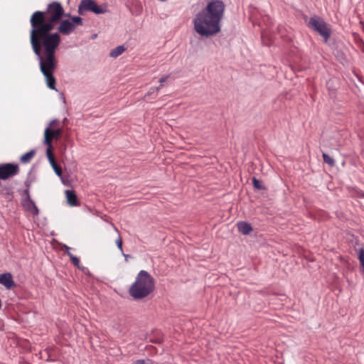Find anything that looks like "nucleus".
<instances>
[{
	"mask_svg": "<svg viewBox=\"0 0 364 364\" xmlns=\"http://www.w3.org/2000/svg\"><path fill=\"white\" fill-rule=\"evenodd\" d=\"M82 23L81 17L65 14L58 1L48 4L44 11H34L30 17V43L47 86L51 90H56L53 73L57 68L55 51L61 42L60 34L69 36Z\"/></svg>",
	"mask_w": 364,
	"mask_h": 364,
	"instance_id": "f257e3e1",
	"label": "nucleus"
},
{
	"mask_svg": "<svg viewBox=\"0 0 364 364\" xmlns=\"http://www.w3.org/2000/svg\"><path fill=\"white\" fill-rule=\"evenodd\" d=\"M225 13L222 1L213 0L200 11L193 20L195 31L201 36L210 37L221 30L220 22Z\"/></svg>",
	"mask_w": 364,
	"mask_h": 364,
	"instance_id": "f03ea898",
	"label": "nucleus"
},
{
	"mask_svg": "<svg viewBox=\"0 0 364 364\" xmlns=\"http://www.w3.org/2000/svg\"><path fill=\"white\" fill-rule=\"evenodd\" d=\"M154 289V278L144 270H141L134 284L130 287L129 293L135 299L147 296Z\"/></svg>",
	"mask_w": 364,
	"mask_h": 364,
	"instance_id": "7ed1b4c3",
	"label": "nucleus"
},
{
	"mask_svg": "<svg viewBox=\"0 0 364 364\" xmlns=\"http://www.w3.org/2000/svg\"><path fill=\"white\" fill-rule=\"evenodd\" d=\"M77 11L80 15H84L87 11L102 14L107 11V6L105 4L98 5L94 0H82L78 6Z\"/></svg>",
	"mask_w": 364,
	"mask_h": 364,
	"instance_id": "20e7f679",
	"label": "nucleus"
},
{
	"mask_svg": "<svg viewBox=\"0 0 364 364\" xmlns=\"http://www.w3.org/2000/svg\"><path fill=\"white\" fill-rule=\"evenodd\" d=\"M63 129L59 126V121L52 120L44 131V144H52L53 140H59L62 136Z\"/></svg>",
	"mask_w": 364,
	"mask_h": 364,
	"instance_id": "39448f33",
	"label": "nucleus"
},
{
	"mask_svg": "<svg viewBox=\"0 0 364 364\" xmlns=\"http://www.w3.org/2000/svg\"><path fill=\"white\" fill-rule=\"evenodd\" d=\"M308 26L318 32L323 38L325 42H326L330 37L331 30L328 25L324 22V21L318 17V16H313L311 17L309 22Z\"/></svg>",
	"mask_w": 364,
	"mask_h": 364,
	"instance_id": "423d86ee",
	"label": "nucleus"
},
{
	"mask_svg": "<svg viewBox=\"0 0 364 364\" xmlns=\"http://www.w3.org/2000/svg\"><path fill=\"white\" fill-rule=\"evenodd\" d=\"M20 172L17 164L6 163L0 164V180H7L18 175Z\"/></svg>",
	"mask_w": 364,
	"mask_h": 364,
	"instance_id": "0eeeda50",
	"label": "nucleus"
},
{
	"mask_svg": "<svg viewBox=\"0 0 364 364\" xmlns=\"http://www.w3.org/2000/svg\"><path fill=\"white\" fill-rule=\"evenodd\" d=\"M0 284L4 285L7 289H11L16 287L13 276L9 272L0 274Z\"/></svg>",
	"mask_w": 364,
	"mask_h": 364,
	"instance_id": "6e6552de",
	"label": "nucleus"
},
{
	"mask_svg": "<svg viewBox=\"0 0 364 364\" xmlns=\"http://www.w3.org/2000/svg\"><path fill=\"white\" fill-rule=\"evenodd\" d=\"M27 193V198L23 201V205L24 208L28 210L33 215H37L39 213V210L36 205L35 203L30 198L28 195V191H26Z\"/></svg>",
	"mask_w": 364,
	"mask_h": 364,
	"instance_id": "1a4fd4ad",
	"label": "nucleus"
},
{
	"mask_svg": "<svg viewBox=\"0 0 364 364\" xmlns=\"http://www.w3.org/2000/svg\"><path fill=\"white\" fill-rule=\"evenodd\" d=\"M0 195L4 197L6 200L11 201L13 199V191L11 188L6 185L0 183Z\"/></svg>",
	"mask_w": 364,
	"mask_h": 364,
	"instance_id": "9d476101",
	"label": "nucleus"
},
{
	"mask_svg": "<svg viewBox=\"0 0 364 364\" xmlns=\"http://www.w3.org/2000/svg\"><path fill=\"white\" fill-rule=\"evenodd\" d=\"M238 231L243 235H250L252 231L251 225L247 222H239L237 223Z\"/></svg>",
	"mask_w": 364,
	"mask_h": 364,
	"instance_id": "9b49d317",
	"label": "nucleus"
},
{
	"mask_svg": "<svg viewBox=\"0 0 364 364\" xmlns=\"http://www.w3.org/2000/svg\"><path fill=\"white\" fill-rule=\"evenodd\" d=\"M68 203L71 206H76L78 205L77 196L74 191L67 190L65 191Z\"/></svg>",
	"mask_w": 364,
	"mask_h": 364,
	"instance_id": "f8f14e48",
	"label": "nucleus"
},
{
	"mask_svg": "<svg viewBox=\"0 0 364 364\" xmlns=\"http://www.w3.org/2000/svg\"><path fill=\"white\" fill-rule=\"evenodd\" d=\"M35 154H36V151L34 150H31L28 152L25 153L24 154H23L21 156L20 161L23 164L29 163L34 157Z\"/></svg>",
	"mask_w": 364,
	"mask_h": 364,
	"instance_id": "ddd939ff",
	"label": "nucleus"
},
{
	"mask_svg": "<svg viewBox=\"0 0 364 364\" xmlns=\"http://www.w3.org/2000/svg\"><path fill=\"white\" fill-rule=\"evenodd\" d=\"M125 50L126 48L124 47V46H119L111 50L109 55L112 58H115L122 55L125 51Z\"/></svg>",
	"mask_w": 364,
	"mask_h": 364,
	"instance_id": "4468645a",
	"label": "nucleus"
},
{
	"mask_svg": "<svg viewBox=\"0 0 364 364\" xmlns=\"http://www.w3.org/2000/svg\"><path fill=\"white\" fill-rule=\"evenodd\" d=\"M46 145L47 146V150H46L47 158H48L49 162H53V161L55 160V159L53 154V144H50V145L49 144H46Z\"/></svg>",
	"mask_w": 364,
	"mask_h": 364,
	"instance_id": "2eb2a0df",
	"label": "nucleus"
},
{
	"mask_svg": "<svg viewBox=\"0 0 364 364\" xmlns=\"http://www.w3.org/2000/svg\"><path fill=\"white\" fill-rule=\"evenodd\" d=\"M50 164L51 165L52 168H53L55 173L57 176H61L63 173V171L61 167L56 163L55 160L53 161V162H50Z\"/></svg>",
	"mask_w": 364,
	"mask_h": 364,
	"instance_id": "dca6fc26",
	"label": "nucleus"
},
{
	"mask_svg": "<svg viewBox=\"0 0 364 364\" xmlns=\"http://www.w3.org/2000/svg\"><path fill=\"white\" fill-rule=\"evenodd\" d=\"M160 90V87H152L149 89L147 94L144 96L145 100H146V97L153 95V98L156 97L158 95L159 91Z\"/></svg>",
	"mask_w": 364,
	"mask_h": 364,
	"instance_id": "f3484780",
	"label": "nucleus"
},
{
	"mask_svg": "<svg viewBox=\"0 0 364 364\" xmlns=\"http://www.w3.org/2000/svg\"><path fill=\"white\" fill-rule=\"evenodd\" d=\"M253 186L255 189L257 190H264L265 189V186L262 184V181L257 179L256 178H252Z\"/></svg>",
	"mask_w": 364,
	"mask_h": 364,
	"instance_id": "a211bd4d",
	"label": "nucleus"
},
{
	"mask_svg": "<svg viewBox=\"0 0 364 364\" xmlns=\"http://www.w3.org/2000/svg\"><path fill=\"white\" fill-rule=\"evenodd\" d=\"M67 255L70 257V260H71V262H73V264L75 267H77L80 268V259H79L78 257H77L74 256V255L70 252V251H68V252H67Z\"/></svg>",
	"mask_w": 364,
	"mask_h": 364,
	"instance_id": "6ab92c4d",
	"label": "nucleus"
},
{
	"mask_svg": "<svg viewBox=\"0 0 364 364\" xmlns=\"http://www.w3.org/2000/svg\"><path fill=\"white\" fill-rule=\"evenodd\" d=\"M322 156L323 161L326 164H328L331 166H333L335 165V161L329 155H328L326 153H323Z\"/></svg>",
	"mask_w": 364,
	"mask_h": 364,
	"instance_id": "aec40b11",
	"label": "nucleus"
},
{
	"mask_svg": "<svg viewBox=\"0 0 364 364\" xmlns=\"http://www.w3.org/2000/svg\"><path fill=\"white\" fill-rule=\"evenodd\" d=\"M358 259L360 263V266L363 268L364 274V249L361 248L358 250Z\"/></svg>",
	"mask_w": 364,
	"mask_h": 364,
	"instance_id": "412c9836",
	"label": "nucleus"
},
{
	"mask_svg": "<svg viewBox=\"0 0 364 364\" xmlns=\"http://www.w3.org/2000/svg\"><path fill=\"white\" fill-rule=\"evenodd\" d=\"M116 245L117 247L119 249V250L122 252V239L121 236L119 235L117 239L116 240Z\"/></svg>",
	"mask_w": 364,
	"mask_h": 364,
	"instance_id": "4be33fe9",
	"label": "nucleus"
},
{
	"mask_svg": "<svg viewBox=\"0 0 364 364\" xmlns=\"http://www.w3.org/2000/svg\"><path fill=\"white\" fill-rule=\"evenodd\" d=\"M168 77L169 75H164L159 79L160 86L159 87H160V89L163 87V83L165 82Z\"/></svg>",
	"mask_w": 364,
	"mask_h": 364,
	"instance_id": "5701e85b",
	"label": "nucleus"
},
{
	"mask_svg": "<svg viewBox=\"0 0 364 364\" xmlns=\"http://www.w3.org/2000/svg\"><path fill=\"white\" fill-rule=\"evenodd\" d=\"M262 38L263 43H265L267 46L271 44V41H269V42H266L265 41L264 33H262Z\"/></svg>",
	"mask_w": 364,
	"mask_h": 364,
	"instance_id": "b1692460",
	"label": "nucleus"
},
{
	"mask_svg": "<svg viewBox=\"0 0 364 364\" xmlns=\"http://www.w3.org/2000/svg\"><path fill=\"white\" fill-rule=\"evenodd\" d=\"M63 249L65 250L66 253H67L68 251H70V248L68 246L65 245H63Z\"/></svg>",
	"mask_w": 364,
	"mask_h": 364,
	"instance_id": "393cba45",
	"label": "nucleus"
},
{
	"mask_svg": "<svg viewBox=\"0 0 364 364\" xmlns=\"http://www.w3.org/2000/svg\"><path fill=\"white\" fill-rule=\"evenodd\" d=\"M136 364H145L144 360H138Z\"/></svg>",
	"mask_w": 364,
	"mask_h": 364,
	"instance_id": "a878e982",
	"label": "nucleus"
},
{
	"mask_svg": "<svg viewBox=\"0 0 364 364\" xmlns=\"http://www.w3.org/2000/svg\"><path fill=\"white\" fill-rule=\"evenodd\" d=\"M161 341H162V339H161V338H159V339H157V340L156 341V343H161Z\"/></svg>",
	"mask_w": 364,
	"mask_h": 364,
	"instance_id": "bb28decb",
	"label": "nucleus"
},
{
	"mask_svg": "<svg viewBox=\"0 0 364 364\" xmlns=\"http://www.w3.org/2000/svg\"><path fill=\"white\" fill-rule=\"evenodd\" d=\"M123 255L124 256L125 259L127 260V259H128L129 255L125 254H123Z\"/></svg>",
	"mask_w": 364,
	"mask_h": 364,
	"instance_id": "cd10ccee",
	"label": "nucleus"
},
{
	"mask_svg": "<svg viewBox=\"0 0 364 364\" xmlns=\"http://www.w3.org/2000/svg\"><path fill=\"white\" fill-rule=\"evenodd\" d=\"M114 230L119 233V231L116 227H114Z\"/></svg>",
	"mask_w": 364,
	"mask_h": 364,
	"instance_id": "c85d7f7f",
	"label": "nucleus"
}]
</instances>
